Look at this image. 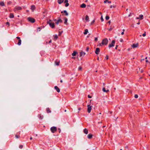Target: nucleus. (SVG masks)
<instances>
[{"label": "nucleus", "instance_id": "obj_46", "mask_svg": "<svg viewBox=\"0 0 150 150\" xmlns=\"http://www.w3.org/2000/svg\"><path fill=\"white\" fill-rule=\"evenodd\" d=\"M89 50V48L88 47H87V48H86V51H88Z\"/></svg>", "mask_w": 150, "mask_h": 150}, {"label": "nucleus", "instance_id": "obj_10", "mask_svg": "<svg viewBox=\"0 0 150 150\" xmlns=\"http://www.w3.org/2000/svg\"><path fill=\"white\" fill-rule=\"evenodd\" d=\"M86 53L84 52H83V51H82L80 52V57H83L85 54Z\"/></svg>", "mask_w": 150, "mask_h": 150}, {"label": "nucleus", "instance_id": "obj_1", "mask_svg": "<svg viewBox=\"0 0 150 150\" xmlns=\"http://www.w3.org/2000/svg\"><path fill=\"white\" fill-rule=\"evenodd\" d=\"M47 23L49 24L50 26L52 28H54V23L53 22H52L51 20H49L47 21Z\"/></svg>", "mask_w": 150, "mask_h": 150}, {"label": "nucleus", "instance_id": "obj_48", "mask_svg": "<svg viewBox=\"0 0 150 150\" xmlns=\"http://www.w3.org/2000/svg\"><path fill=\"white\" fill-rule=\"evenodd\" d=\"M38 30L39 31H40V28H38Z\"/></svg>", "mask_w": 150, "mask_h": 150}, {"label": "nucleus", "instance_id": "obj_37", "mask_svg": "<svg viewBox=\"0 0 150 150\" xmlns=\"http://www.w3.org/2000/svg\"><path fill=\"white\" fill-rule=\"evenodd\" d=\"M81 69H82V67L80 66L78 68V70H81Z\"/></svg>", "mask_w": 150, "mask_h": 150}, {"label": "nucleus", "instance_id": "obj_52", "mask_svg": "<svg viewBox=\"0 0 150 150\" xmlns=\"http://www.w3.org/2000/svg\"><path fill=\"white\" fill-rule=\"evenodd\" d=\"M131 16V13H130L129 14L128 16H129V17H130V16Z\"/></svg>", "mask_w": 150, "mask_h": 150}, {"label": "nucleus", "instance_id": "obj_18", "mask_svg": "<svg viewBox=\"0 0 150 150\" xmlns=\"http://www.w3.org/2000/svg\"><path fill=\"white\" fill-rule=\"evenodd\" d=\"M64 0H58L57 2L59 4H61L63 2Z\"/></svg>", "mask_w": 150, "mask_h": 150}, {"label": "nucleus", "instance_id": "obj_22", "mask_svg": "<svg viewBox=\"0 0 150 150\" xmlns=\"http://www.w3.org/2000/svg\"><path fill=\"white\" fill-rule=\"evenodd\" d=\"M84 132L86 134H88V130H87V129H86V128H85L84 129Z\"/></svg>", "mask_w": 150, "mask_h": 150}, {"label": "nucleus", "instance_id": "obj_50", "mask_svg": "<svg viewBox=\"0 0 150 150\" xmlns=\"http://www.w3.org/2000/svg\"><path fill=\"white\" fill-rule=\"evenodd\" d=\"M81 108H78V110H79V111L78 112V113H79V111H80L81 110Z\"/></svg>", "mask_w": 150, "mask_h": 150}, {"label": "nucleus", "instance_id": "obj_2", "mask_svg": "<svg viewBox=\"0 0 150 150\" xmlns=\"http://www.w3.org/2000/svg\"><path fill=\"white\" fill-rule=\"evenodd\" d=\"M108 39L106 38H105L102 41V44H103V45H106L108 44Z\"/></svg>", "mask_w": 150, "mask_h": 150}, {"label": "nucleus", "instance_id": "obj_63", "mask_svg": "<svg viewBox=\"0 0 150 150\" xmlns=\"http://www.w3.org/2000/svg\"><path fill=\"white\" fill-rule=\"evenodd\" d=\"M94 21H95L94 20H93L92 21V23H94Z\"/></svg>", "mask_w": 150, "mask_h": 150}, {"label": "nucleus", "instance_id": "obj_55", "mask_svg": "<svg viewBox=\"0 0 150 150\" xmlns=\"http://www.w3.org/2000/svg\"><path fill=\"white\" fill-rule=\"evenodd\" d=\"M106 58L107 59H108V56H106Z\"/></svg>", "mask_w": 150, "mask_h": 150}, {"label": "nucleus", "instance_id": "obj_17", "mask_svg": "<svg viewBox=\"0 0 150 150\" xmlns=\"http://www.w3.org/2000/svg\"><path fill=\"white\" fill-rule=\"evenodd\" d=\"M35 6L34 5H33L31 6V9L32 10V11H34V10L35 9Z\"/></svg>", "mask_w": 150, "mask_h": 150}, {"label": "nucleus", "instance_id": "obj_27", "mask_svg": "<svg viewBox=\"0 0 150 150\" xmlns=\"http://www.w3.org/2000/svg\"><path fill=\"white\" fill-rule=\"evenodd\" d=\"M139 19L141 20H142L143 19V16L142 15H140L139 16Z\"/></svg>", "mask_w": 150, "mask_h": 150}, {"label": "nucleus", "instance_id": "obj_3", "mask_svg": "<svg viewBox=\"0 0 150 150\" xmlns=\"http://www.w3.org/2000/svg\"><path fill=\"white\" fill-rule=\"evenodd\" d=\"M28 21L30 22H31L32 23H34L35 20V19L29 17L28 18Z\"/></svg>", "mask_w": 150, "mask_h": 150}, {"label": "nucleus", "instance_id": "obj_23", "mask_svg": "<svg viewBox=\"0 0 150 150\" xmlns=\"http://www.w3.org/2000/svg\"><path fill=\"white\" fill-rule=\"evenodd\" d=\"M61 13H65L66 14V15L67 16L68 15V13L67 12V11L66 10H64V11H62Z\"/></svg>", "mask_w": 150, "mask_h": 150}, {"label": "nucleus", "instance_id": "obj_54", "mask_svg": "<svg viewBox=\"0 0 150 150\" xmlns=\"http://www.w3.org/2000/svg\"><path fill=\"white\" fill-rule=\"evenodd\" d=\"M136 19H140L139 17H137L136 18Z\"/></svg>", "mask_w": 150, "mask_h": 150}, {"label": "nucleus", "instance_id": "obj_4", "mask_svg": "<svg viewBox=\"0 0 150 150\" xmlns=\"http://www.w3.org/2000/svg\"><path fill=\"white\" fill-rule=\"evenodd\" d=\"M50 130L52 132L54 133L57 131V128L55 127H53L51 128Z\"/></svg>", "mask_w": 150, "mask_h": 150}, {"label": "nucleus", "instance_id": "obj_33", "mask_svg": "<svg viewBox=\"0 0 150 150\" xmlns=\"http://www.w3.org/2000/svg\"><path fill=\"white\" fill-rule=\"evenodd\" d=\"M109 17L108 16H106L105 17V19L107 20H108V19H109Z\"/></svg>", "mask_w": 150, "mask_h": 150}, {"label": "nucleus", "instance_id": "obj_16", "mask_svg": "<svg viewBox=\"0 0 150 150\" xmlns=\"http://www.w3.org/2000/svg\"><path fill=\"white\" fill-rule=\"evenodd\" d=\"M102 90L104 92H108L109 91V90H106L105 88H103Z\"/></svg>", "mask_w": 150, "mask_h": 150}, {"label": "nucleus", "instance_id": "obj_12", "mask_svg": "<svg viewBox=\"0 0 150 150\" xmlns=\"http://www.w3.org/2000/svg\"><path fill=\"white\" fill-rule=\"evenodd\" d=\"M62 21L60 19H59L56 22V23L58 25V24L59 23H62Z\"/></svg>", "mask_w": 150, "mask_h": 150}, {"label": "nucleus", "instance_id": "obj_64", "mask_svg": "<svg viewBox=\"0 0 150 150\" xmlns=\"http://www.w3.org/2000/svg\"><path fill=\"white\" fill-rule=\"evenodd\" d=\"M11 3L10 2H8V4H10Z\"/></svg>", "mask_w": 150, "mask_h": 150}, {"label": "nucleus", "instance_id": "obj_60", "mask_svg": "<svg viewBox=\"0 0 150 150\" xmlns=\"http://www.w3.org/2000/svg\"><path fill=\"white\" fill-rule=\"evenodd\" d=\"M137 24L138 25H139L140 24V23L139 22L137 23Z\"/></svg>", "mask_w": 150, "mask_h": 150}, {"label": "nucleus", "instance_id": "obj_31", "mask_svg": "<svg viewBox=\"0 0 150 150\" xmlns=\"http://www.w3.org/2000/svg\"><path fill=\"white\" fill-rule=\"evenodd\" d=\"M100 19H101V21L102 22H103V21H104V19H103V18L102 15H101V17L100 18Z\"/></svg>", "mask_w": 150, "mask_h": 150}, {"label": "nucleus", "instance_id": "obj_43", "mask_svg": "<svg viewBox=\"0 0 150 150\" xmlns=\"http://www.w3.org/2000/svg\"><path fill=\"white\" fill-rule=\"evenodd\" d=\"M108 30L109 31H111L112 30V28L110 27Z\"/></svg>", "mask_w": 150, "mask_h": 150}, {"label": "nucleus", "instance_id": "obj_53", "mask_svg": "<svg viewBox=\"0 0 150 150\" xmlns=\"http://www.w3.org/2000/svg\"><path fill=\"white\" fill-rule=\"evenodd\" d=\"M56 19H54L53 20V21H56Z\"/></svg>", "mask_w": 150, "mask_h": 150}, {"label": "nucleus", "instance_id": "obj_42", "mask_svg": "<svg viewBox=\"0 0 150 150\" xmlns=\"http://www.w3.org/2000/svg\"><path fill=\"white\" fill-rule=\"evenodd\" d=\"M88 97L89 98H91V96H90L89 95H88Z\"/></svg>", "mask_w": 150, "mask_h": 150}, {"label": "nucleus", "instance_id": "obj_19", "mask_svg": "<svg viewBox=\"0 0 150 150\" xmlns=\"http://www.w3.org/2000/svg\"><path fill=\"white\" fill-rule=\"evenodd\" d=\"M86 5L85 4H83L81 5L80 6L82 8H85L86 7Z\"/></svg>", "mask_w": 150, "mask_h": 150}, {"label": "nucleus", "instance_id": "obj_57", "mask_svg": "<svg viewBox=\"0 0 150 150\" xmlns=\"http://www.w3.org/2000/svg\"><path fill=\"white\" fill-rule=\"evenodd\" d=\"M108 23H109V24H110L111 23V22L110 21H109L108 22Z\"/></svg>", "mask_w": 150, "mask_h": 150}, {"label": "nucleus", "instance_id": "obj_14", "mask_svg": "<svg viewBox=\"0 0 150 150\" xmlns=\"http://www.w3.org/2000/svg\"><path fill=\"white\" fill-rule=\"evenodd\" d=\"M64 23L65 24L67 25L68 24L67 23V20H68L67 19V18H64Z\"/></svg>", "mask_w": 150, "mask_h": 150}, {"label": "nucleus", "instance_id": "obj_40", "mask_svg": "<svg viewBox=\"0 0 150 150\" xmlns=\"http://www.w3.org/2000/svg\"><path fill=\"white\" fill-rule=\"evenodd\" d=\"M115 6H110V8H115Z\"/></svg>", "mask_w": 150, "mask_h": 150}, {"label": "nucleus", "instance_id": "obj_7", "mask_svg": "<svg viewBox=\"0 0 150 150\" xmlns=\"http://www.w3.org/2000/svg\"><path fill=\"white\" fill-rule=\"evenodd\" d=\"M115 43V41L114 40H113L112 41V43L111 44H110L109 45V47H114V44Z\"/></svg>", "mask_w": 150, "mask_h": 150}, {"label": "nucleus", "instance_id": "obj_56", "mask_svg": "<svg viewBox=\"0 0 150 150\" xmlns=\"http://www.w3.org/2000/svg\"><path fill=\"white\" fill-rule=\"evenodd\" d=\"M40 117V119H42L43 118V116H42V117Z\"/></svg>", "mask_w": 150, "mask_h": 150}, {"label": "nucleus", "instance_id": "obj_25", "mask_svg": "<svg viewBox=\"0 0 150 150\" xmlns=\"http://www.w3.org/2000/svg\"><path fill=\"white\" fill-rule=\"evenodd\" d=\"M88 33V30L87 29H86L85 30V32H84L83 33L85 35H86Z\"/></svg>", "mask_w": 150, "mask_h": 150}, {"label": "nucleus", "instance_id": "obj_28", "mask_svg": "<svg viewBox=\"0 0 150 150\" xmlns=\"http://www.w3.org/2000/svg\"><path fill=\"white\" fill-rule=\"evenodd\" d=\"M92 137V135L91 134H89L88 135V137L89 139H91Z\"/></svg>", "mask_w": 150, "mask_h": 150}, {"label": "nucleus", "instance_id": "obj_34", "mask_svg": "<svg viewBox=\"0 0 150 150\" xmlns=\"http://www.w3.org/2000/svg\"><path fill=\"white\" fill-rule=\"evenodd\" d=\"M47 111L48 113L50 112H51L50 111V110L48 108L47 109Z\"/></svg>", "mask_w": 150, "mask_h": 150}, {"label": "nucleus", "instance_id": "obj_38", "mask_svg": "<svg viewBox=\"0 0 150 150\" xmlns=\"http://www.w3.org/2000/svg\"><path fill=\"white\" fill-rule=\"evenodd\" d=\"M23 147V146L22 145H20L19 146V148L20 149H22Z\"/></svg>", "mask_w": 150, "mask_h": 150}, {"label": "nucleus", "instance_id": "obj_9", "mask_svg": "<svg viewBox=\"0 0 150 150\" xmlns=\"http://www.w3.org/2000/svg\"><path fill=\"white\" fill-rule=\"evenodd\" d=\"M100 51V49L99 48H96L95 51V53L96 54H98Z\"/></svg>", "mask_w": 150, "mask_h": 150}, {"label": "nucleus", "instance_id": "obj_61", "mask_svg": "<svg viewBox=\"0 0 150 150\" xmlns=\"http://www.w3.org/2000/svg\"><path fill=\"white\" fill-rule=\"evenodd\" d=\"M62 82H63L62 80H60V82H61V83H62Z\"/></svg>", "mask_w": 150, "mask_h": 150}, {"label": "nucleus", "instance_id": "obj_32", "mask_svg": "<svg viewBox=\"0 0 150 150\" xmlns=\"http://www.w3.org/2000/svg\"><path fill=\"white\" fill-rule=\"evenodd\" d=\"M55 64L57 65H58L59 64V62L56 61L55 62Z\"/></svg>", "mask_w": 150, "mask_h": 150}, {"label": "nucleus", "instance_id": "obj_47", "mask_svg": "<svg viewBox=\"0 0 150 150\" xmlns=\"http://www.w3.org/2000/svg\"><path fill=\"white\" fill-rule=\"evenodd\" d=\"M6 24L7 25H9V23L8 22H7V23H6Z\"/></svg>", "mask_w": 150, "mask_h": 150}, {"label": "nucleus", "instance_id": "obj_49", "mask_svg": "<svg viewBox=\"0 0 150 150\" xmlns=\"http://www.w3.org/2000/svg\"><path fill=\"white\" fill-rule=\"evenodd\" d=\"M16 137L17 138H19V136H17V135H16Z\"/></svg>", "mask_w": 150, "mask_h": 150}, {"label": "nucleus", "instance_id": "obj_15", "mask_svg": "<svg viewBox=\"0 0 150 150\" xmlns=\"http://www.w3.org/2000/svg\"><path fill=\"white\" fill-rule=\"evenodd\" d=\"M85 20L86 21L89 22V18L88 15H86V16Z\"/></svg>", "mask_w": 150, "mask_h": 150}, {"label": "nucleus", "instance_id": "obj_58", "mask_svg": "<svg viewBox=\"0 0 150 150\" xmlns=\"http://www.w3.org/2000/svg\"><path fill=\"white\" fill-rule=\"evenodd\" d=\"M117 45H116V47H115V49H117Z\"/></svg>", "mask_w": 150, "mask_h": 150}, {"label": "nucleus", "instance_id": "obj_62", "mask_svg": "<svg viewBox=\"0 0 150 150\" xmlns=\"http://www.w3.org/2000/svg\"><path fill=\"white\" fill-rule=\"evenodd\" d=\"M146 62H148V60H146Z\"/></svg>", "mask_w": 150, "mask_h": 150}, {"label": "nucleus", "instance_id": "obj_24", "mask_svg": "<svg viewBox=\"0 0 150 150\" xmlns=\"http://www.w3.org/2000/svg\"><path fill=\"white\" fill-rule=\"evenodd\" d=\"M0 5L1 6H4L5 4L3 1H1L0 2Z\"/></svg>", "mask_w": 150, "mask_h": 150}, {"label": "nucleus", "instance_id": "obj_41", "mask_svg": "<svg viewBox=\"0 0 150 150\" xmlns=\"http://www.w3.org/2000/svg\"><path fill=\"white\" fill-rule=\"evenodd\" d=\"M98 40V38H95V40L96 41H97Z\"/></svg>", "mask_w": 150, "mask_h": 150}, {"label": "nucleus", "instance_id": "obj_21", "mask_svg": "<svg viewBox=\"0 0 150 150\" xmlns=\"http://www.w3.org/2000/svg\"><path fill=\"white\" fill-rule=\"evenodd\" d=\"M9 18H13L14 17V15L13 13H10L9 16Z\"/></svg>", "mask_w": 150, "mask_h": 150}, {"label": "nucleus", "instance_id": "obj_39", "mask_svg": "<svg viewBox=\"0 0 150 150\" xmlns=\"http://www.w3.org/2000/svg\"><path fill=\"white\" fill-rule=\"evenodd\" d=\"M103 45V44H102V42L101 43H99V46H102Z\"/></svg>", "mask_w": 150, "mask_h": 150}, {"label": "nucleus", "instance_id": "obj_20", "mask_svg": "<svg viewBox=\"0 0 150 150\" xmlns=\"http://www.w3.org/2000/svg\"><path fill=\"white\" fill-rule=\"evenodd\" d=\"M77 52H76V51H74L72 53V55L73 56H75L76 55V54H77Z\"/></svg>", "mask_w": 150, "mask_h": 150}, {"label": "nucleus", "instance_id": "obj_35", "mask_svg": "<svg viewBox=\"0 0 150 150\" xmlns=\"http://www.w3.org/2000/svg\"><path fill=\"white\" fill-rule=\"evenodd\" d=\"M146 35V32H144V33L143 34L142 36L144 37Z\"/></svg>", "mask_w": 150, "mask_h": 150}, {"label": "nucleus", "instance_id": "obj_29", "mask_svg": "<svg viewBox=\"0 0 150 150\" xmlns=\"http://www.w3.org/2000/svg\"><path fill=\"white\" fill-rule=\"evenodd\" d=\"M21 39L19 40L18 42V45H20L21 44Z\"/></svg>", "mask_w": 150, "mask_h": 150}, {"label": "nucleus", "instance_id": "obj_44", "mask_svg": "<svg viewBox=\"0 0 150 150\" xmlns=\"http://www.w3.org/2000/svg\"><path fill=\"white\" fill-rule=\"evenodd\" d=\"M16 38H17V39H19V40H20V39H20V38L19 37H16Z\"/></svg>", "mask_w": 150, "mask_h": 150}, {"label": "nucleus", "instance_id": "obj_30", "mask_svg": "<svg viewBox=\"0 0 150 150\" xmlns=\"http://www.w3.org/2000/svg\"><path fill=\"white\" fill-rule=\"evenodd\" d=\"M107 2H108V3H111V2L110 1H108V0H105V1H104V3H107Z\"/></svg>", "mask_w": 150, "mask_h": 150}, {"label": "nucleus", "instance_id": "obj_45", "mask_svg": "<svg viewBox=\"0 0 150 150\" xmlns=\"http://www.w3.org/2000/svg\"><path fill=\"white\" fill-rule=\"evenodd\" d=\"M120 41L121 42H122L123 41V40L122 39H120Z\"/></svg>", "mask_w": 150, "mask_h": 150}, {"label": "nucleus", "instance_id": "obj_6", "mask_svg": "<svg viewBox=\"0 0 150 150\" xmlns=\"http://www.w3.org/2000/svg\"><path fill=\"white\" fill-rule=\"evenodd\" d=\"M22 9V8L20 6H16L14 9V11H16L18 10H20Z\"/></svg>", "mask_w": 150, "mask_h": 150}, {"label": "nucleus", "instance_id": "obj_36", "mask_svg": "<svg viewBox=\"0 0 150 150\" xmlns=\"http://www.w3.org/2000/svg\"><path fill=\"white\" fill-rule=\"evenodd\" d=\"M138 96L137 94H135L134 95V97L135 98H138Z\"/></svg>", "mask_w": 150, "mask_h": 150}, {"label": "nucleus", "instance_id": "obj_51", "mask_svg": "<svg viewBox=\"0 0 150 150\" xmlns=\"http://www.w3.org/2000/svg\"><path fill=\"white\" fill-rule=\"evenodd\" d=\"M121 35H123L124 34V32H122V33H121Z\"/></svg>", "mask_w": 150, "mask_h": 150}, {"label": "nucleus", "instance_id": "obj_11", "mask_svg": "<svg viewBox=\"0 0 150 150\" xmlns=\"http://www.w3.org/2000/svg\"><path fill=\"white\" fill-rule=\"evenodd\" d=\"M68 0H64V2L66 3L65 4V6L66 7H67L69 6V4L68 3Z\"/></svg>", "mask_w": 150, "mask_h": 150}, {"label": "nucleus", "instance_id": "obj_8", "mask_svg": "<svg viewBox=\"0 0 150 150\" xmlns=\"http://www.w3.org/2000/svg\"><path fill=\"white\" fill-rule=\"evenodd\" d=\"M138 46V43H137L136 44H133L132 46V47L133 48H135L137 47Z\"/></svg>", "mask_w": 150, "mask_h": 150}, {"label": "nucleus", "instance_id": "obj_26", "mask_svg": "<svg viewBox=\"0 0 150 150\" xmlns=\"http://www.w3.org/2000/svg\"><path fill=\"white\" fill-rule=\"evenodd\" d=\"M54 39L55 40H57L58 38V35H54Z\"/></svg>", "mask_w": 150, "mask_h": 150}, {"label": "nucleus", "instance_id": "obj_13", "mask_svg": "<svg viewBox=\"0 0 150 150\" xmlns=\"http://www.w3.org/2000/svg\"><path fill=\"white\" fill-rule=\"evenodd\" d=\"M55 89L57 90L58 92H59L60 91V89L57 86H55L54 87Z\"/></svg>", "mask_w": 150, "mask_h": 150}, {"label": "nucleus", "instance_id": "obj_5", "mask_svg": "<svg viewBox=\"0 0 150 150\" xmlns=\"http://www.w3.org/2000/svg\"><path fill=\"white\" fill-rule=\"evenodd\" d=\"M92 106L90 105H87V111L88 113H90L92 109Z\"/></svg>", "mask_w": 150, "mask_h": 150}, {"label": "nucleus", "instance_id": "obj_59", "mask_svg": "<svg viewBox=\"0 0 150 150\" xmlns=\"http://www.w3.org/2000/svg\"><path fill=\"white\" fill-rule=\"evenodd\" d=\"M51 42H52V40H50L49 41V43H50Z\"/></svg>", "mask_w": 150, "mask_h": 150}]
</instances>
